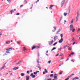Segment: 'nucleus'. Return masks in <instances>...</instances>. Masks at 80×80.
Masks as SVG:
<instances>
[{"mask_svg": "<svg viewBox=\"0 0 80 80\" xmlns=\"http://www.w3.org/2000/svg\"><path fill=\"white\" fill-rule=\"evenodd\" d=\"M69 78H68L67 79H65V80H69Z\"/></svg>", "mask_w": 80, "mask_h": 80, "instance_id": "59", "label": "nucleus"}, {"mask_svg": "<svg viewBox=\"0 0 80 80\" xmlns=\"http://www.w3.org/2000/svg\"><path fill=\"white\" fill-rule=\"evenodd\" d=\"M39 60H40V58H38V59L37 60V62L38 63H39Z\"/></svg>", "mask_w": 80, "mask_h": 80, "instance_id": "21", "label": "nucleus"}, {"mask_svg": "<svg viewBox=\"0 0 80 80\" xmlns=\"http://www.w3.org/2000/svg\"><path fill=\"white\" fill-rule=\"evenodd\" d=\"M29 78H30V76H27L26 80H29Z\"/></svg>", "mask_w": 80, "mask_h": 80, "instance_id": "9", "label": "nucleus"}, {"mask_svg": "<svg viewBox=\"0 0 80 80\" xmlns=\"http://www.w3.org/2000/svg\"><path fill=\"white\" fill-rule=\"evenodd\" d=\"M62 48H59L58 49V50H61V49H62Z\"/></svg>", "mask_w": 80, "mask_h": 80, "instance_id": "32", "label": "nucleus"}, {"mask_svg": "<svg viewBox=\"0 0 80 80\" xmlns=\"http://www.w3.org/2000/svg\"><path fill=\"white\" fill-rule=\"evenodd\" d=\"M74 54V52H72L71 53V55H73Z\"/></svg>", "mask_w": 80, "mask_h": 80, "instance_id": "47", "label": "nucleus"}, {"mask_svg": "<svg viewBox=\"0 0 80 80\" xmlns=\"http://www.w3.org/2000/svg\"><path fill=\"white\" fill-rule=\"evenodd\" d=\"M67 13H65V12H64V17H65V16H67Z\"/></svg>", "mask_w": 80, "mask_h": 80, "instance_id": "19", "label": "nucleus"}, {"mask_svg": "<svg viewBox=\"0 0 80 80\" xmlns=\"http://www.w3.org/2000/svg\"><path fill=\"white\" fill-rule=\"evenodd\" d=\"M34 75H37V73L36 72H34Z\"/></svg>", "mask_w": 80, "mask_h": 80, "instance_id": "38", "label": "nucleus"}, {"mask_svg": "<svg viewBox=\"0 0 80 80\" xmlns=\"http://www.w3.org/2000/svg\"><path fill=\"white\" fill-rule=\"evenodd\" d=\"M30 72H32V70H30Z\"/></svg>", "mask_w": 80, "mask_h": 80, "instance_id": "64", "label": "nucleus"}, {"mask_svg": "<svg viewBox=\"0 0 80 80\" xmlns=\"http://www.w3.org/2000/svg\"><path fill=\"white\" fill-rule=\"evenodd\" d=\"M53 28H54V30H52V32H55L56 31V30L57 29V28H56V27H53Z\"/></svg>", "mask_w": 80, "mask_h": 80, "instance_id": "11", "label": "nucleus"}, {"mask_svg": "<svg viewBox=\"0 0 80 80\" xmlns=\"http://www.w3.org/2000/svg\"><path fill=\"white\" fill-rule=\"evenodd\" d=\"M76 79L77 80H78V79H79V78L78 77H77L76 78Z\"/></svg>", "mask_w": 80, "mask_h": 80, "instance_id": "43", "label": "nucleus"}, {"mask_svg": "<svg viewBox=\"0 0 80 80\" xmlns=\"http://www.w3.org/2000/svg\"><path fill=\"white\" fill-rule=\"evenodd\" d=\"M43 74H45V73H46V72H43Z\"/></svg>", "mask_w": 80, "mask_h": 80, "instance_id": "50", "label": "nucleus"}, {"mask_svg": "<svg viewBox=\"0 0 80 80\" xmlns=\"http://www.w3.org/2000/svg\"><path fill=\"white\" fill-rule=\"evenodd\" d=\"M58 55H59V54H57L56 55V56H58Z\"/></svg>", "mask_w": 80, "mask_h": 80, "instance_id": "63", "label": "nucleus"}, {"mask_svg": "<svg viewBox=\"0 0 80 80\" xmlns=\"http://www.w3.org/2000/svg\"><path fill=\"white\" fill-rule=\"evenodd\" d=\"M5 52L6 53H10V52L8 51H6Z\"/></svg>", "mask_w": 80, "mask_h": 80, "instance_id": "26", "label": "nucleus"}, {"mask_svg": "<svg viewBox=\"0 0 80 80\" xmlns=\"http://www.w3.org/2000/svg\"><path fill=\"white\" fill-rule=\"evenodd\" d=\"M64 24H65V23H65V22H67V21H66V20H64Z\"/></svg>", "mask_w": 80, "mask_h": 80, "instance_id": "42", "label": "nucleus"}, {"mask_svg": "<svg viewBox=\"0 0 80 80\" xmlns=\"http://www.w3.org/2000/svg\"><path fill=\"white\" fill-rule=\"evenodd\" d=\"M39 2V0H38L36 2V3H37V2Z\"/></svg>", "mask_w": 80, "mask_h": 80, "instance_id": "48", "label": "nucleus"}, {"mask_svg": "<svg viewBox=\"0 0 80 80\" xmlns=\"http://www.w3.org/2000/svg\"><path fill=\"white\" fill-rule=\"evenodd\" d=\"M75 42H74L73 43H72V45H74V44H75Z\"/></svg>", "mask_w": 80, "mask_h": 80, "instance_id": "60", "label": "nucleus"}, {"mask_svg": "<svg viewBox=\"0 0 80 80\" xmlns=\"http://www.w3.org/2000/svg\"><path fill=\"white\" fill-rule=\"evenodd\" d=\"M80 28L78 29V32H80Z\"/></svg>", "mask_w": 80, "mask_h": 80, "instance_id": "53", "label": "nucleus"}, {"mask_svg": "<svg viewBox=\"0 0 80 80\" xmlns=\"http://www.w3.org/2000/svg\"><path fill=\"white\" fill-rule=\"evenodd\" d=\"M21 75L22 77H23L25 75V74L24 73H21Z\"/></svg>", "mask_w": 80, "mask_h": 80, "instance_id": "17", "label": "nucleus"}, {"mask_svg": "<svg viewBox=\"0 0 80 80\" xmlns=\"http://www.w3.org/2000/svg\"><path fill=\"white\" fill-rule=\"evenodd\" d=\"M63 40V38H62L59 41V43H62Z\"/></svg>", "mask_w": 80, "mask_h": 80, "instance_id": "10", "label": "nucleus"}, {"mask_svg": "<svg viewBox=\"0 0 80 80\" xmlns=\"http://www.w3.org/2000/svg\"><path fill=\"white\" fill-rule=\"evenodd\" d=\"M72 49V48L71 47H70L68 48V50H71Z\"/></svg>", "mask_w": 80, "mask_h": 80, "instance_id": "28", "label": "nucleus"}, {"mask_svg": "<svg viewBox=\"0 0 80 80\" xmlns=\"http://www.w3.org/2000/svg\"><path fill=\"white\" fill-rule=\"evenodd\" d=\"M62 65V64H59V67H60V66H61V65Z\"/></svg>", "mask_w": 80, "mask_h": 80, "instance_id": "58", "label": "nucleus"}, {"mask_svg": "<svg viewBox=\"0 0 80 80\" xmlns=\"http://www.w3.org/2000/svg\"><path fill=\"white\" fill-rule=\"evenodd\" d=\"M72 41H73V42H74V38H73L72 41H71V42H72Z\"/></svg>", "mask_w": 80, "mask_h": 80, "instance_id": "39", "label": "nucleus"}, {"mask_svg": "<svg viewBox=\"0 0 80 80\" xmlns=\"http://www.w3.org/2000/svg\"><path fill=\"white\" fill-rule=\"evenodd\" d=\"M54 42H55V41H56V40H57L56 39H55V36L54 37Z\"/></svg>", "mask_w": 80, "mask_h": 80, "instance_id": "34", "label": "nucleus"}, {"mask_svg": "<svg viewBox=\"0 0 80 80\" xmlns=\"http://www.w3.org/2000/svg\"><path fill=\"white\" fill-rule=\"evenodd\" d=\"M63 19V17L62 16H61L60 20H59V23H60V22H61V20H62V19Z\"/></svg>", "mask_w": 80, "mask_h": 80, "instance_id": "12", "label": "nucleus"}, {"mask_svg": "<svg viewBox=\"0 0 80 80\" xmlns=\"http://www.w3.org/2000/svg\"><path fill=\"white\" fill-rule=\"evenodd\" d=\"M58 43V42H55V43H54V44H53L52 45V46H55V45H56V44H57Z\"/></svg>", "mask_w": 80, "mask_h": 80, "instance_id": "24", "label": "nucleus"}, {"mask_svg": "<svg viewBox=\"0 0 80 80\" xmlns=\"http://www.w3.org/2000/svg\"><path fill=\"white\" fill-rule=\"evenodd\" d=\"M8 3H10V2H11V1H10V0H9L8 1Z\"/></svg>", "mask_w": 80, "mask_h": 80, "instance_id": "57", "label": "nucleus"}, {"mask_svg": "<svg viewBox=\"0 0 80 80\" xmlns=\"http://www.w3.org/2000/svg\"><path fill=\"white\" fill-rule=\"evenodd\" d=\"M58 77L56 76H54L53 77V78H54V79H55V80H57L58 78H57Z\"/></svg>", "mask_w": 80, "mask_h": 80, "instance_id": "16", "label": "nucleus"}, {"mask_svg": "<svg viewBox=\"0 0 80 80\" xmlns=\"http://www.w3.org/2000/svg\"><path fill=\"white\" fill-rule=\"evenodd\" d=\"M73 30V25L72 24L70 25V30L72 31Z\"/></svg>", "mask_w": 80, "mask_h": 80, "instance_id": "6", "label": "nucleus"}, {"mask_svg": "<svg viewBox=\"0 0 80 80\" xmlns=\"http://www.w3.org/2000/svg\"><path fill=\"white\" fill-rule=\"evenodd\" d=\"M2 35V32H0V35Z\"/></svg>", "mask_w": 80, "mask_h": 80, "instance_id": "61", "label": "nucleus"}, {"mask_svg": "<svg viewBox=\"0 0 80 80\" xmlns=\"http://www.w3.org/2000/svg\"><path fill=\"white\" fill-rule=\"evenodd\" d=\"M17 15H20V13H18L17 14H16Z\"/></svg>", "mask_w": 80, "mask_h": 80, "instance_id": "56", "label": "nucleus"}, {"mask_svg": "<svg viewBox=\"0 0 80 80\" xmlns=\"http://www.w3.org/2000/svg\"><path fill=\"white\" fill-rule=\"evenodd\" d=\"M23 6V5H22L20 6V8H22V7Z\"/></svg>", "mask_w": 80, "mask_h": 80, "instance_id": "45", "label": "nucleus"}, {"mask_svg": "<svg viewBox=\"0 0 80 80\" xmlns=\"http://www.w3.org/2000/svg\"><path fill=\"white\" fill-rule=\"evenodd\" d=\"M63 72V71H61V72L59 73V74L60 75H62V72Z\"/></svg>", "mask_w": 80, "mask_h": 80, "instance_id": "30", "label": "nucleus"}, {"mask_svg": "<svg viewBox=\"0 0 80 80\" xmlns=\"http://www.w3.org/2000/svg\"><path fill=\"white\" fill-rule=\"evenodd\" d=\"M52 80V78H49L47 79V80Z\"/></svg>", "mask_w": 80, "mask_h": 80, "instance_id": "51", "label": "nucleus"}, {"mask_svg": "<svg viewBox=\"0 0 80 80\" xmlns=\"http://www.w3.org/2000/svg\"><path fill=\"white\" fill-rule=\"evenodd\" d=\"M22 63V61H20L16 63V65H18V64H20V63Z\"/></svg>", "mask_w": 80, "mask_h": 80, "instance_id": "14", "label": "nucleus"}, {"mask_svg": "<svg viewBox=\"0 0 80 80\" xmlns=\"http://www.w3.org/2000/svg\"><path fill=\"white\" fill-rule=\"evenodd\" d=\"M18 68H19V67L14 68H13V70H18Z\"/></svg>", "mask_w": 80, "mask_h": 80, "instance_id": "8", "label": "nucleus"}, {"mask_svg": "<svg viewBox=\"0 0 80 80\" xmlns=\"http://www.w3.org/2000/svg\"><path fill=\"white\" fill-rule=\"evenodd\" d=\"M79 15H80V14L79 13H77V16L79 17Z\"/></svg>", "mask_w": 80, "mask_h": 80, "instance_id": "29", "label": "nucleus"}, {"mask_svg": "<svg viewBox=\"0 0 80 80\" xmlns=\"http://www.w3.org/2000/svg\"><path fill=\"white\" fill-rule=\"evenodd\" d=\"M30 71H28L27 72V73H28V74H29L30 73Z\"/></svg>", "mask_w": 80, "mask_h": 80, "instance_id": "35", "label": "nucleus"}, {"mask_svg": "<svg viewBox=\"0 0 80 80\" xmlns=\"http://www.w3.org/2000/svg\"><path fill=\"white\" fill-rule=\"evenodd\" d=\"M5 64H6V63L5 64H3V65L2 66V67L0 68V69H1V70H2V69H4L5 68H6V67L5 66Z\"/></svg>", "mask_w": 80, "mask_h": 80, "instance_id": "2", "label": "nucleus"}, {"mask_svg": "<svg viewBox=\"0 0 80 80\" xmlns=\"http://www.w3.org/2000/svg\"><path fill=\"white\" fill-rule=\"evenodd\" d=\"M75 29H72V32H74V31H75Z\"/></svg>", "mask_w": 80, "mask_h": 80, "instance_id": "31", "label": "nucleus"}, {"mask_svg": "<svg viewBox=\"0 0 80 80\" xmlns=\"http://www.w3.org/2000/svg\"><path fill=\"white\" fill-rule=\"evenodd\" d=\"M31 77H32V78H35L36 77V76L35 75H33V73H32L30 75Z\"/></svg>", "mask_w": 80, "mask_h": 80, "instance_id": "5", "label": "nucleus"}, {"mask_svg": "<svg viewBox=\"0 0 80 80\" xmlns=\"http://www.w3.org/2000/svg\"><path fill=\"white\" fill-rule=\"evenodd\" d=\"M65 0H62V2H61V7H62L63 6V4L65 3Z\"/></svg>", "mask_w": 80, "mask_h": 80, "instance_id": "1", "label": "nucleus"}, {"mask_svg": "<svg viewBox=\"0 0 80 80\" xmlns=\"http://www.w3.org/2000/svg\"><path fill=\"white\" fill-rule=\"evenodd\" d=\"M36 72H37V73H38V72H39V71H36Z\"/></svg>", "mask_w": 80, "mask_h": 80, "instance_id": "62", "label": "nucleus"}, {"mask_svg": "<svg viewBox=\"0 0 80 80\" xmlns=\"http://www.w3.org/2000/svg\"><path fill=\"white\" fill-rule=\"evenodd\" d=\"M49 45H52L53 43V40H52L51 41L48 42Z\"/></svg>", "mask_w": 80, "mask_h": 80, "instance_id": "3", "label": "nucleus"}, {"mask_svg": "<svg viewBox=\"0 0 80 80\" xmlns=\"http://www.w3.org/2000/svg\"><path fill=\"white\" fill-rule=\"evenodd\" d=\"M73 19H72L71 21V24H72V23H73Z\"/></svg>", "mask_w": 80, "mask_h": 80, "instance_id": "23", "label": "nucleus"}, {"mask_svg": "<svg viewBox=\"0 0 80 80\" xmlns=\"http://www.w3.org/2000/svg\"><path fill=\"white\" fill-rule=\"evenodd\" d=\"M76 80V78H73V80Z\"/></svg>", "mask_w": 80, "mask_h": 80, "instance_id": "54", "label": "nucleus"}, {"mask_svg": "<svg viewBox=\"0 0 80 80\" xmlns=\"http://www.w3.org/2000/svg\"><path fill=\"white\" fill-rule=\"evenodd\" d=\"M7 55V54L6 53H5L3 55V56H5V55Z\"/></svg>", "mask_w": 80, "mask_h": 80, "instance_id": "40", "label": "nucleus"}, {"mask_svg": "<svg viewBox=\"0 0 80 80\" xmlns=\"http://www.w3.org/2000/svg\"><path fill=\"white\" fill-rule=\"evenodd\" d=\"M60 31H61V30L60 29H59L58 31L55 33L56 34H57V33H59V32H60Z\"/></svg>", "mask_w": 80, "mask_h": 80, "instance_id": "15", "label": "nucleus"}, {"mask_svg": "<svg viewBox=\"0 0 80 80\" xmlns=\"http://www.w3.org/2000/svg\"><path fill=\"white\" fill-rule=\"evenodd\" d=\"M6 44H10V42L9 41H7L5 42Z\"/></svg>", "mask_w": 80, "mask_h": 80, "instance_id": "7", "label": "nucleus"}, {"mask_svg": "<svg viewBox=\"0 0 80 80\" xmlns=\"http://www.w3.org/2000/svg\"><path fill=\"white\" fill-rule=\"evenodd\" d=\"M25 3H27V1H25Z\"/></svg>", "mask_w": 80, "mask_h": 80, "instance_id": "55", "label": "nucleus"}, {"mask_svg": "<svg viewBox=\"0 0 80 80\" xmlns=\"http://www.w3.org/2000/svg\"><path fill=\"white\" fill-rule=\"evenodd\" d=\"M67 47V46H66L64 47H63V48H66V47Z\"/></svg>", "mask_w": 80, "mask_h": 80, "instance_id": "44", "label": "nucleus"}, {"mask_svg": "<svg viewBox=\"0 0 80 80\" xmlns=\"http://www.w3.org/2000/svg\"><path fill=\"white\" fill-rule=\"evenodd\" d=\"M7 74H8V73H5V76H6Z\"/></svg>", "mask_w": 80, "mask_h": 80, "instance_id": "46", "label": "nucleus"}, {"mask_svg": "<svg viewBox=\"0 0 80 80\" xmlns=\"http://www.w3.org/2000/svg\"><path fill=\"white\" fill-rule=\"evenodd\" d=\"M38 68H39V70H41V67H39Z\"/></svg>", "mask_w": 80, "mask_h": 80, "instance_id": "52", "label": "nucleus"}, {"mask_svg": "<svg viewBox=\"0 0 80 80\" xmlns=\"http://www.w3.org/2000/svg\"><path fill=\"white\" fill-rule=\"evenodd\" d=\"M72 77V75H70L68 77V78H70V77Z\"/></svg>", "mask_w": 80, "mask_h": 80, "instance_id": "36", "label": "nucleus"}, {"mask_svg": "<svg viewBox=\"0 0 80 80\" xmlns=\"http://www.w3.org/2000/svg\"><path fill=\"white\" fill-rule=\"evenodd\" d=\"M78 17L77 16L76 17V22H78Z\"/></svg>", "mask_w": 80, "mask_h": 80, "instance_id": "22", "label": "nucleus"}, {"mask_svg": "<svg viewBox=\"0 0 80 80\" xmlns=\"http://www.w3.org/2000/svg\"><path fill=\"white\" fill-rule=\"evenodd\" d=\"M10 49H11V50H12V48H9V49H6V51H10Z\"/></svg>", "mask_w": 80, "mask_h": 80, "instance_id": "18", "label": "nucleus"}, {"mask_svg": "<svg viewBox=\"0 0 80 80\" xmlns=\"http://www.w3.org/2000/svg\"><path fill=\"white\" fill-rule=\"evenodd\" d=\"M17 43H18V44L19 45H20V42H17Z\"/></svg>", "mask_w": 80, "mask_h": 80, "instance_id": "49", "label": "nucleus"}, {"mask_svg": "<svg viewBox=\"0 0 80 80\" xmlns=\"http://www.w3.org/2000/svg\"><path fill=\"white\" fill-rule=\"evenodd\" d=\"M53 74H51L50 75V77H53Z\"/></svg>", "mask_w": 80, "mask_h": 80, "instance_id": "41", "label": "nucleus"}, {"mask_svg": "<svg viewBox=\"0 0 80 80\" xmlns=\"http://www.w3.org/2000/svg\"><path fill=\"white\" fill-rule=\"evenodd\" d=\"M13 12H14V11L13 10H11L10 11V12L11 13V14H12V13H13Z\"/></svg>", "mask_w": 80, "mask_h": 80, "instance_id": "25", "label": "nucleus"}, {"mask_svg": "<svg viewBox=\"0 0 80 80\" xmlns=\"http://www.w3.org/2000/svg\"><path fill=\"white\" fill-rule=\"evenodd\" d=\"M53 7V5H51L49 8L51 10V9H52V7Z\"/></svg>", "mask_w": 80, "mask_h": 80, "instance_id": "13", "label": "nucleus"}, {"mask_svg": "<svg viewBox=\"0 0 80 80\" xmlns=\"http://www.w3.org/2000/svg\"><path fill=\"white\" fill-rule=\"evenodd\" d=\"M51 63V60H50L49 61H48V63H49V64H50Z\"/></svg>", "mask_w": 80, "mask_h": 80, "instance_id": "27", "label": "nucleus"}, {"mask_svg": "<svg viewBox=\"0 0 80 80\" xmlns=\"http://www.w3.org/2000/svg\"><path fill=\"white\" fill-rule=\"evenodd\" d=\"M26 50V49H25V47H24L23 49V51H24L25 50Z\"/></svg>", "mask_w": 80, "mask_h": 80, "instance_id": "37", "label": "nucleus"}, {"mask_svg": "<svg viewBox=\"0 0 80 80\" xmlns=\"http://www.w3.org/2000/svg\"><path fill=\"white\" fill-rule=\"evenodd\" d=\"M60 36H61V38H62V37H63V34H61Z\"/></svg>", "mask_w": 80, "mask_h": 80, "instance_id": "33", "label": "nucleus"}, {"mask_svg": "<svg viewBox=\"0 0 80 80\" xmlns=\"http://www.w3.org/2000/svg\"><path fill=\"white\" fill-rule=\"evenodd\" d=\"M36 47L37 48H40V46H33V47L32 48V50H33V49H35V48H36Z\"/></svg>", "mask_w": 80, "mask_h": 80, "instance_id": "4", "label": "nucleus"}, {"mask_svg": "<svg viewBox=\"0 0 80 80\" xmlns=\"http://www.w3.org/2000/svg\"><path fill=\"white\" fill-rule=\"evenodd\" d=\"M56 48H53L51 50V51H52L53 50H55L56 49Z\"/></svg>", "mask_w": 80, "mask_h": 80, "instance_id": "20", "label": "nucleus"}]
</instances>
